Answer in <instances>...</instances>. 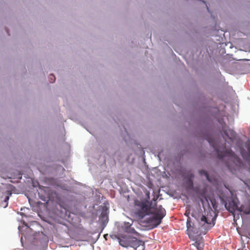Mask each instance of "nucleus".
<instances>
[{
  "label": "nucleus",
  "mask_w": 250,
  "mask_h": 250,
  "mask_svg": "<svg viewBox=\"0 0 250 250\" xmlns=\"http://www.w3.org/2000/svg\"><path fill=\"white\" fill-rule=\"evenodd\" d=\"M202 123L197 119H195L196 125V133L204 138L212 147L213 152L217 159L221 162L232 173H235L238 168L242 167L241 159L230 148L214 144L210 139L209 131L211 127V122L207 117H201Z\"/></svg>",
  "instance_id": "nucleus-1"
},
{
  "label": "nucleus",
  "mask_w": 250,
  "mask_h": 250,
  "mask_svg": "<svg viewBox=\"0 0 250 250\" xmlns=\"http://www.w3.org/2000/svg\"><path fill=\"white\" fill-rule=\"evenodd\" d=\"M34 227L33 224L29 226L25 222H23L21 226H19V232L21 234V242L22 246L25 243L28 246L40 247L45 242V237L43 233L34 230Z\"/></svg>",
  "instance_id": "nucleus-2"
},
{
  "label": "nucleus",
  "mask_w": 250,
  "mask_h": 250,
  "mask_svg": "<svg viewBox=\"0 0 250 250\" xmlns=\"http://www.w3.org/2000/svg\"><path fill=\"white\" fill-rule=\"evenodd\" d=\"M216 194L226 209L231 214L239 211L240 202L235 191L227 188H217Z\"/></svg>",
  "instance_id": "nucleus-3"
},
{
  "label": "nucleus",
  "mask_w": 250,
  "mask_h": 250,
  "mask_svg": "<svg viewBox=\"0 0 250 250\" xmlns=\"http://www.w3.org/2000/svg\"><path fill=\"white\" fill-rule=\"evenodd\" d=\"M191 216L195 218L196 222H192L190 217L188 216L187 220V232H191L197 236L202 234L205 235L215 225V222L213 219L211 222L208 218L204 215L199 219L196 218L195 215L193 213L191 214Z\"/></svg>",
  "instance_id": "nucleus-4"
},
{
  "label": "nucleus",
  "mask_w": 250,
  "mask_h": 250,
  "mask_svg": "<svg viewBox=\"0 0 250 250\" xmlns=\"http://www.w3.org/2000/svg\"><path fill=\"white\" fill-rule=\"evenodd\" d=\"M218 122L221 127V130L220 131V134L226 143H229V142L227 141V140H229L231 143H235V146L237 148L238 146L237 142H238L239 140L242 139L238 136L236 132L233 129L230 128H229V129H226L227 125L223 118H219L218 119Z\"/></svg>",
  "instance_id": "nucleus-5"
},
{
  "label": "nucleus",
  "mask_w": 250,
  "mask_h": 250,
  "mask_svg": "<svg viewBox=\"0 0 250 250\" xmlns=\"http://www.w3.org/2000/svg\"><path fill=\"white\" fill-rule=\"evenodd\" d=\"M52 212L56 217L61 219L67 221L71 219L68 205L61 200L54 203Z\"/></svg>",
  "instance_id": "nucleus-6"
},
{
  "label": "nucleus",
  "mask_w": 250,
  "mask_h": 250,
  "mask_svg": "<svg viewBox=\"0 0 250 250\" xmlns=\"http://www.w3.org/2000/svg\"><path fill=\"white\" fill-rule=\"evenodd\" d=\"M120 237L122 238V240H119V245L124 248H128L129 247L136 249L140 246H142L145 248L144 242L132 236L131 235L121 234Z\"/></svg>",
  "instance_id": "nucleus-7"
},
{
  "label": "nucleus",
  "mask_w": 250,
  "mask_h": 250,
  "mask_svg": "<svg viewBox=\"0 0 250 250\" xmlns=\"http://www.w3.org/2000/svg\"><path fill=\"white\" fill-rule=\"evenodd\" d=\"M184 148H181V151H183V154H190L195 153L196 156L201 160L207 157L206 151L201 147L191 142L188 143H184Z\"/></svg>",
  "instance_id": "nucleus-8"
},
{
  "label": "nucleus",
  "mask_w": 250,
  "mask_h": 250,
  "mask_svg": "<svg viewBox=\"0 0 250 250\" xmlns=\"http://www.w3.org/2000/svg\"><path fill=\"white\" fill-rule=\"evenodd\" d=\"M132 221L131 223L128 222H116L115 224L119 232L133 234L137 236H140V233L137 232L135 229L132 227Z\"/></svg>",
  "instance_id": "nucleus-9"
},
{
  "label": "nucleus",
  "mask_w": 250,
  "mask_h": 250,
  "mask_svg": "<svg viewBox=\"0 0 250 250\" xmlns=\"http://www.w3.org/2000/svg\"><path fill=\"white\" fill-rule=\"evenodd\" d=\"M162 219L160 216L153 212V214L144 220V223L149 224L147 227V230L157 228L161 224Z\"/></svg>",
  "instance_id": "nucleus-10"
},
{
  "label": "nucleus",
  "mask_w": 250,
  "mask_h": 250,
  "mask_svg": "<svg viewBox=\"0 0 250 250\" xmlns=\"http://www.w3.org/2000/svg\"><path fill=\"white\" fill-rule=\"evenodd\" d=\"M237 144L238 146L237 148L239 150H243L247 155L246 159L250 162V140L248 139L246 142L243 140H239Z\"/></svg>",
  "instance_id": "nucleus-11"
},
{
  "label": "nucleus",
  "mask_w": 250,
  "mask_h": 250,
  "mask_svg": "<svg viewBox=\"0 0 250 250\" xmlns=\"http://www.w3.org/2000/svg\"><path fill=\"white\" fill-rule=\"evenodd\" d=\"M108 208H104L102 210L100 215L99 216V221L101 222L100 228L101 229L100 233L102 232L103 230L105 228L108 222Z\"/></svg>",
  "instance_id": "nucleus-12"
},
{
  "label": "nucleus",
  "mask_w": 250,
  "mask_h": 250,
  "mask_svg": "<svg viewBox=\"0 0 250 250\" xmlns=\"http://www.w3.org/2000/svg\"><path fill=\"white\" fill-rule=\"evenodd\" d=\"M194 177V175L193 173H190L186 176V183L187 184L186 190L188 194L192 196L194 195V193L195 191V189L193 185Z\"/></svg>",
  "instance_id": "nucleus-13"
},
{
  "label": "nucleus",
  "mask_w": 250,
  "mask_h": 250,
  "mask_svg": "<svg viewBox=\"0 0 250 250\" xmlns=\"http://www.w3.org/2000/svg\"><path fill=\"white\" fill-rule=\"evenodd\" d=\"M198 173L200 176H204L208 182L213 184L215 182L214 176L211 175L208 170L202 168L198 170Z\"/></svg>",
  "instance_id": "nucleus-14"
},
{
  "label": "nucleus",
  "mask_w": 250,
  "mask_h": 250,
  "mask_svg": "<svg viewBox=\"0 0 250 250\" xmlns=\"http://www.w3.org/2000/svg\"><path fill=\"white\" fill-rule=\"evenodd\" d=\"M187 234L188 235L189 238L192 240L194 241L195 242L193 244L195 247H196L198 250H202L203 249V244L201 242V240L203 239V238L201 237L200 239L198 240L196 236H195L193 234V233L191 232H187Z\"/></svg>",
  "instance_id": "nucleus-15"
},
{
  "label": "nucleus",
  "mask_w": 250,
  "mask_h": 250,
  "mask_svg": "<svg viewBox=\"0 0 250 250\" xmlns=\"http://www.w3.org/2000/svg\"><path fill=\"white\" fill-rule=\"evenodd\" d=\"M135 214L139 219H143L146 216L152 215L153 212H145L141 208H139L135 211Z\"/></svg>",
  "instance_id": "nucleus-16"
},
{
  "label": "nucleus",
  "mask_w": 250,
  "mask_h": 250,
  "mask_svg": "<svg viewBox=\"0 0 250 250\" xmlns=\"http://www.w3.org/2000/svg\"><path fill=\"white\" fill-rule=\"evenodd\" d=\"M155 209H157V211L154 213L160 216L161 219H163L166 215V210L162 205L157 206Z\"/></svg>",
  "instance_id": "nucleus-17"
},
{
  "label": "nucleus",
  "mask_w": 250,
  "mask_h": 250,
  "mask_svg": "<svg viewBox=\"0 0 250 250\" xmlns=\"http://www.w3.org/2000/svg\"><path fill=\"white\" fill-rule=\"evenodd\" d=\"M140 207V208L142 209L145 212H153L151 210H150L148 207L146 202L145 201H141L139 205Z\"/></svg>",
  "instance_id": "nucleus-18"
},
{
  "label": "nucleus",
  "mask_w": 250,
  "mask_h": 250,
  "mask_svg": "<svg viewBox=\"0 0 250 250\" xmlns=\"http://www.w3.org/2000/svg\"><path fill=\"white\" fill-rule=\"evenodd\" d=\"M38 195L40 199L44 202H47L49 200V197L47 195H43L40 192H38Z\"/></svg>",
  "instance_id": "nucleus-19"
},
{
  "label": "nucleus",
  "mask_w": 250,
  "mask_h": 250,
  "mask_svg": "<svg viewBox=\"0 0 250 250\" xmlns=\"http://www.w3.org/2000/svg\"><path fill=\"white\" fill-rule=\"evenodd\" d=\"M8 197H5L4 200L0 203V206L4 208H6L8 205Z\"/></svg>",
  "instance_id": "nucleus-20"
},
{
  "label": "nucleus",
  "mask_w": 250,
  "mask_h": 250,
  "mask_svg": "<svg viewBox=\"0 0 250 250\" xmlns=\"http://www.w3.org/2000/svg\"><path fill=\"white\" fill-rule=\"evenodd\" d=\"M209 201L213 209H216L218 207V203L216 199L214 198H212L209 199Z\"/></svg>",
  "instance_id": "nucleus-21"
},
{
  "label": "nucleus",
  "mask_w": 250,
  "mask_h": 250,
  "mask_svg": "<svg viewBox=\"0 0 250 250\" xmlns=\"http://www.w3.org/2000/svg\"><path fill=\"white\" fill-rule=\"evenodd\" d=\"M200 200L203 207L204 206V204L206 202L207 203L208 206H209V199L208 197H206L205 196H203L201 198H200Z\"/></svg>",
  "instance_id": "nucleus-22"
},
{
  "label": "nucleus",
  "mask_w": 250,
  "mask_h": 250,
  "mask_svg": "<svg viewBox=\"0 0 250 250\" xmlns=\"http://www.w3.org/2000/svg\"><path fill=\"white\" fill-rule=\"evenodd\" d=\"M122 234L121 233H119L118 234H110V237L112 239H117L118 241V242L119 243V240H122V238L120 237V235Z\"/></svg>",
  "instance_id": "nucleus-23"
},
{
  "label": "nucleus",
  "mask_w": 250,
  "mask_h": 250,
  "mask_svg": "<svg viewBox=\"0 0 250 250\" xmlns=\"http://www.w3.org/2000/svg\"><path fill=\"white\" fill-rule=\"evenodd\" d=\"M146 204L149 208L151 210L153 209H155L156 207H157L156 206H154V203L151 200L146 202Z\"/></svg>",
  "instance_id": "nucleus-24"
},
{
  "label": "nucleus",
  "mask_w": 250,
  "mask_h": 250,
  "mask_svg": "<svg viewBox=\"0 0 250 250\" xmlns=\"http://www.w3.org/2000/svg\"><path fill=\"white\" fill-rule=\"evenodd\" d=\"M48 79L50 83H53L55 82L56 78L53 74H50L49 75Z\"/></svg>",
  "instance_id": "nucleus-25"
},
{
  "label": "nucleus",
  "mask_w": 250,
  "mask_h": 250,
  "mask_svg": "<svg viewBox=\"0 0 250 250\" xmlns=\"http://www.w3.org/2000/svg\"><path fill=\"white\" fill-rule=\"evenodd\" d=\"M146 198L144 199L143 200H142V201H145L146 202L148 201H150V192L149 191H147L146 193Z\"/></svg>",
  "instance_id": "nucleus-26"
},
{
  "label": "nucleus",
  "mask_w": 250,
  "mask_h": 250,
  "mask_svg": "<svg viewBox=\"0 0 250 250\" xmlns=\"http://www.w3.org/2000/svg\"><path fill=\"white\" fill-rule=\"evenodd\" d=\"M242 212L243 214L249 215H250V208H246L242 210Z\"/></svg>",
  "instance_id": "nucleus-27"
},
{
  "label": "nucleus",
  "mask_w": 250,
  "mask_h": 250,
  "mask_svg": "<svg viewBox=\"0 0 250 250\" xmlns=\"http://www.w3.org/2000/svg\"><path fill=\"white\" fill-rule=\"evenodd\" d=\"M6 195L5 196V197H8V200H9V198L12 194L11 190H6Z\"/></svg>",
  "instance_id": "nucleus-28"
},
{
  "label": "nucleus",
  "mask_w": 250,
  "mask_h": 250,
  "mask_svg": "<svg viewBox=\"0 0 250 250\" xmlns=\"http://www.w3.org/2000/svg\"><path fill=\"white\" fill-rule=\"evenodd\" d=\"M154 203V206H157V198L154 197L151 200Z\"/></svg>",
  "instance_id": "nucleus-29"
},
{
  "label": "nucleus",
  "mask_w": 250,
  "mask_h": 250,
  "mask_svg": "<svg viewBox=\"0 0 250 250\" xmlns=\"http://www.w3.org/2000/svg\"><path fill=\"white\" fill-rule=\"evenodd\" d=\"M57 168L59 170L64 171H65V169L63 168L62 166L61 165H59L57 166Z\"/></svg>",
  "instance_id": "nucleus-30"
},
{
  "label": "nucleus",
  "mask_w": 250,
  "mask_h": 250,
  "mask_svg": "<svg viewBox=\"0 0 250 250\" xmlns=\"http://www.w3.org/2000/svg\"><path fill=\"white\" fill-rule=\"evenodd\" d=\"M8 188L13 190V189L15 188V187L12 185L9 184Z\"/></svg>",
  "instance_id": "nucleus-31"
},
{
  "label": "nucleus",
  "mask_w": 250,
  "mask_h": 250,
  "mask_svg": "<svg viewBox=\"0 0 250 250\" xmlns=\"http://www.w3.org/2000/svg\"><path fill=\"white\" fill-rule=\"evenodd\" d=\"M19 214H20L22 216V217H26V215L23 212H20L19 213Z\"/></svg>",
  "instance_id": "nucleus-32"
},
{
  "label": "nucleus",
  "mask_w": 250,
  "mask_h": 250,
  "mask_svg": "<svg viewBox=\"0 0 250 250\" xmlns=\"http://www.w3.org/2000/svg\"><path fill=\"white\" fill-rule=\"evenodd\" d=\"M5 30H6V33H7V35H8V36H10V32H9V30H8L7 28H6V29H5Z\"/></svg>",
  "instance_id": "nucleus-33"
},
{
  "label": "nucleus",
  "mask_w": 250,
  "mask_h": 250,
  "mask_svg": "<svg viewBox=\"0 0 250 250\" xmlns=\"http://www.w3.org/2000/svg\"><path fill=\"white\" fill-rule=\"evenodd\" d=\"M196 51H197V52L199 51V52H199V54H201V53H202V50H201V49H196Z\"/></svg>",
  "instance_id": "nucleus-34"
},
{
  "label": "nucleus",
  "mask_w": 250,
  "mask_h": 250,
  "mask_svg": "<svg viewBox=\"0 0 250 250\" xmlns=\"http://www.w3.org/2000/svg\"><path fill=\"white\" fill-rule=\"evenodd\" d=\"M244 248H245V245H244V247L242 249H238V250H244ZM245 250H246V249H245Z\"/></svg>",
  "instance_id": "nucleus-35"
},
{
  "label": "nucleus",
  "mask_w": 250,
  "mask_h": 250,
  "mask_svg": "<svg viewBox=\"0 0 250 250\" xmlns=\"http://www.w3.org/2000/svg\"><path fill=\"white\" fill-rule=\"evenodd\" d=\"M25 209V208H21V210H23V209Z\"/></svg>",
  "instance_id": "nucleus-36"
},
{
  "label": "nucleus",
  "mask_w": 250,
  "mask_h": 250,
  "mask_svg": "<svg viewBox=\"0 0 250 250\" xmlns=\"http://www.w3.org/2000/svg\"><path fill=\"white\" fill-rule=\"evenodd\" d=\"M203 2H204V3H205V4H206V1H203Z\"/></svg>",
  "instance_id": "nucleus-37"
},
{
  "label": "nucleus",
  "mask_w": 250,
  "mask_h": 250,
  "mask_svg": "<svg viewBox=\"0 0 250 250\" xmlns=\"http://www.w3.org/2000/svg\"><path fill=\"white\" fill-rule=\"evenodd\" d=\"M249 234L250 235V233H249Z\"/></svg>",
  "instance_id": "nucleus-38"
}]
</instances>
